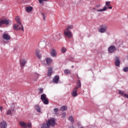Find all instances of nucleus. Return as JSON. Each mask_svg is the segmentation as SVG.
Masks as SVG:
<instances>
[{
  "instance_id": "obj_29",
  "label": "nucleus",
  "mask_w": 128,
  "mask_h": 128,
  "mask_svg": "<svg viewBox=\"0 0 128 128\" xmlns=\"http://www.w3.org/2000/svg\"><path fill=\"white\" fill-rule=\"evenodd\" d=\"M60 110L64 111V110H68V106H62L60 108Z\"/></svg>"
},
{
  "instance_id": "obj_22",
  "label": "nucleus",
  "mask_w": 128,
  "mask_h": 128,
  "mask_svg": "<svg viewBox=\"0 0 128 128\" xmlns=\"http://www.w3.org/2000/svg\"><path fill=\"white\" fill-rule=\"evenodd\" d=\"M46 60L47 64H50L52 62V59L50 58H46Z\"/></svg>"
},
{
  "instance_id": "obj_11",
  "label": "nucleus",
  "mask_w": 128,
  "mask_h": 128,
  "mask_svg": "<svg viewBox=\"0 0 128 128\" xmlns=\"http://www.w3.org/2000/svg\"><path fill=\"white\" fill-rule=\"evenodd\" d=\"M50 56H52L53 58H56L58 54V52H56V50L54 48H52L50 50Z\"/></svg>"
},
{
  "instance_id": "obj_42",
  "label": "nucleus",
  "mask_w": 128,
  "mask_h": 128,
  "mask_svg": "<svg viewBox=\"0 0 128 128\" xmlns=\"http://www.w3.org/2000/svg\"><path fill=\"white\" fill-rule=\"evenodd\" d=\"M2 110H3L2 106H1L0 107V112H2Z\"/></svg>"
},
{
  "instance_id": "obj_44",
  "label": "nucleus",
  "mask_w": 128,
  "mask_h": 128,
  "mask_svg": "<svg viewBox=\"0 0 128 128\" xmlns=\"http://www.w3.org/2000/svg\"><path fill=\"white\" fill-rule=\"evenodd\" d=\"M4 44H6V42H4Z\"/></svg>"
},
{
  "instance_id": "obj_41",
  "label": "nucleus",
  "mask_w": 128,
  "mask_h": 128,
  "mask_svg": "<svg viewBox=\"0 0 128 128\" xmlns=\"http://www.w3.org/2000/svg\"><path fill=\"white\" fill-rule=\"evenodd\" d=\"M2 24H4V22H3L2 20H1L0 21V26H2Z\"/></svg>"
},
{
  "instance_id": "obj_35",
  "label": "nucleus",
  "mask_w": 128,
  "mask_h": 128,
  "mask_svg": "<svg viewBox=\"0 0 128 128\" xmlns=\"http://www.w3.org/2000/svg\"><path fill=\"white\" fill-rule=\"evenodd\" d=\"M78 128H84V126H82V124H80V122H78Z\"/></svg>"
},
{
  "instance_id": "obj_15",
  "label": "nucleus",
  "mask_w": 128,
  "mask_h": 128,
  "mask_svg": "<svg viewBox=\"0 0 128 128\" xmlns=\"http://www.w3.org/2000/svg\"><path fill=\"white\" fill-rule=\"evenodd\" d=\"M68 120L71 122V124H74V117L72 115H70L68 116Z\"/></svg>"
},
{
  "instance_id": "obj_10",
  "label": "nucleus",
  "mask_w": 128,
  "mask_h": 128,
  "mask_svg": "<svg viewBox=\"0 0 128 128\" xmlns=\"http://www.w3.org/2000/svg\"><path fill=\"white\" fill-rule=\"evenodd\" d=\"M13 28L14 30H22V27H21L20 24H18V25L14 24Z\"/></svg>"
},
{
  "instance_id": "obj_9",
  "label": "nucleus",
  "mask_w": 128,
  "mask_h": 128,
  "mask_svg": "<svg viewBox=\"0 0 128 128\" xmlns=\"http://www.w3.org/2000/svg\"><path fill=\"white\" fill-rule=\"evenodd\" d=\"M15 20L16 22L18 24H20V27L22 28V32H24V26H22V22H20V16H17L15 18Z\"/></svg>"
},
{
  "instance_id": "obj_39",
  "label": "nucleus",
  "mask_w": 128,
  "mask_h": 128,
  "mask_svg": "<svg viewBox=\"0 0 128 128\" xmlns=\"http://www.w3.org/2000/svg\"><path fill=\"white\" fill-rule=\"evenodd\" d=\"M62 118H66V113L64 112L62 113Z\"/></svg>"
},
{
  "instance_id": "obj_25",
  "label": "nucleus",
  "mask_w": 128,
  "mask_h": 128,
  "mask_svg": "<svg viewBox=\"0 0 128 128\" xmlns=\"http://www.w3.org/2000/svg\"><path fill=\"white\" fill-rule=\"evenodd\" d=\"M106 6H108L107 10H108V8H110V10H112V6H110V2H106Z\"/></svg>"
},
{
  "instance_id": "obj_24",
  "label": "nucleus",
  "mask_w": 128,
  "mask_h": 128,
  "mask_svg": "<svg viewBox=\"0 0 128 128\" xmlns=\"http://www.w3.org/2000/svg\"><path fill=\"white\" fill-rule=\"evenodd\" d=\"M52 74V67H50L48 70V76H50Z\"/></svg>"
},
{
  "instance_id": "obj_20",
  "label": "nucleus",
  "mask_w": 128,
  "mask_h": 128,
  "mask_svg": "<svg viewBox=\"0 0 128 128\" xmlns=\"http://www.w3.org/2000/svg\"><path fill=\"white\" fill-rule=\"evenodd\" d=\"M40 128H50V125H48V122H46V123H43L41 124Z\"/></svg>"
},
{
  "instance_id": "obj_8",
  "label": "nucleus",
  "mask_w": 128,
  "mask_h": 128,
  "mask_svg": "<svg viewBox=\"0 0 128 128\" xmlns=\"http://www.w3.org/2000/svg\"><path fill=\"white\" fill-rule=\"evenodd\" d=\"M64 36L67 38H72V33L70 30H64Z\"/></svg>"
},
{
  "instance_id": "obj_12",
  "label": "nucleus",
  "mask_w": 128,
  "mask_h": 128,
  "mask_svg": "<svg viewBox=\"0 0 128 128\" xmlns=\"http://www.w3.org/2000/svg\"><path fill=\"white\" fill-rule=\"evenodd\" d=\"M8 128V123L6 122L3 120L0 123V128Z\"/></svg>"
},
{
  "instance_id": "obj_14",
  "label": "nucleus",
  "mask_w": 128,
  "mask_h": 128,
  "mask_svg": "<svg viewBox=\"0 0 128 128\" xmlns=\"http://www.w3.org/2000/svg\"><path fill=\"white\" fill-rule=\"evenodd\" d=\"M2 38L5 40H10V36L8 34H4L2 35Z\"/></svg>"
},
{
  "instance_id": "obj_18",
  "label": "nucleus",
  "mask_w": 128,
  "mask_h": 128,
  "mask_svg": "<svg viewBox=\"0 0 128 128\" xmlns=\"http://www.w3.org/2000/svg\"><path fill=\"white\" fill-rule=\"evenodd\" d=\"M60 76H56L53 78L52 82H54V84H58Z\"/></svg>"
},
{
  "instance_id": "obj_6",
  "label": "nucleus",
  "mask_w": 128,
  "mask_h": 128,
  "mask_svg": "<svg viewBox=\"0 0 128 128\" xmlns=\"http://www.w3.org/2000/svg\"><path fill=\"white\" fill-rule=\"evenodd\" d=\"M107 30L108 25L106 24L101 25L100 28H98L99 32H100L101 34H104Z\"/></svg>"
},
{
  "instance_id": "obj_7",
  "label": "nucleus",
  "mask_w": 128,
  "mask_h": 128,
  "mask_svg": "<svg viewBox=\"0 0 128 128\" xmlns=\"http://www.w3.org/2000/svg\"><path fill=\"white\" fill-rule=\"evenodd\" d=\"M40 100L44 104H48V99L46 98V94H43L40 96Z\"/></svg>"
},
{
  "instance_id": "obj_31",
  "label": "nucleus",
  "mask_w": 128,
  "mask_h": 128,
  "mask_svg": "<svg viewBox=\"0 0 128 128\" xmlns=\"http://www.w3.org/2000/svg\"><path fill=\"white\" fill-rule=\"evenodd\" d=\"M61 52H62V54H64V53L66 52V48L64 47H62L61 48Z\"/></svg>"
},
{
  "instance_id": "obj_45",
  "label": "nucleus",
  "mask_w": 128,
  "mask_h": 128,
  "mask_svg": "<svg viewBox=\"0 0 128 128\" xmlns=\"http://www.w3.org/2000/svg\"><path fill=\"white\" fill-rule=\"evenodd\" d=\"M0 2H2V0H0Z\"/></svg>"
},
{
  "instance_id": "obj_40",
  "label": "nucleus",
  "mask_w": 128,
  "mask_h": 128,
  "mask_svg": "<svg viewBox=\"0 0 128 128\" xmlns=\"http://www.w3.org/2000/svg\"><path fill=\"white\" fill-rule=\"evenodd\" d=\"M41 14L43 16V20H46V16H44V13H42Z\"/></svg>"
},
{
  "instance_id": "obj_34",
  "label": "nucleus",
  "mask_w": 128,
  "mask_h": 128,
  "mask_svg": "<svg viewBox=\"0 0 128 128\" xmlns=\"http://www.w3.org/2000/svg\"><path fill=\"white\" fill-rule=\"evenodd\" d=\"M34 76L36 78H34V80H35V82H36L38 80V78L40 76V74L36 73L35 74Z\"/></svg>"
},
{
  "instance_id": "obj_26",
  "label": "nucleus",
  "mask_w": 128,
  "mask_h": 128,
  "mask_svg": "<svg viewBox=\"0 0 128 128\" xmlns=\"http://www.w3.org/2000/svg\"><path fill=\"white\" fill-rule=\"evenodd\" d=\"M20 63L22 66H26V60L23 59L20 60Z\"/></svg>"
},
{
  "instance_id": "obj_19",
  "label": "nucleus",
  "mask_w": 128,
  "mask_h": 128,
  "mask_svg": "<svg viewBox=\"0 0 128 128\" xmlns=\"http://www.w3.org/2000/svg\"><path fill=\"white\" fill-rule=\"evenodd\" d=\"M118 94H120V96H122L126 98V92H124V91H122V90H118Z\"/></svg>"
},
{
  "instance_id": "obj_32",
  "label": "nucleus",
  "mask_w": 128,
  "mask_h": 128,
  "mask_svg": "<svg viewBox=\"0 0 128 128\" xmlns=\"http://www.w3.org/2000/svg\"><path fill=\"white\" fill-rule=\"evenodd\" d=\"M38 92L39 94H43L44 88H40L38 89Z\"/></svg>"
},
{
  "instance_id": "obj_3",
  "label": "nucleus",
  "mask_w": 128,
  "mask_h": 128,
  "mask_svg": "<svg viewBox=\"0 0 128 128\" xmlns=\"http://www.w3.org/2000/svg\"><path fill=\"white\" fill-rule=\"evenodd\" d=\"M49 126H54L56 124V119L54 118H51L47 121Z\"/></svg>"
},
{
  "instance_id": "obj_4",
  "label": "nucleus",
  "mask_w": 128,
  "mask_h": 128,
  "mask_svg": "<svg viewBox=\"0 0 128 128\" xmlns=\"http://www.w3.org/2000/svg\"><path fill=\"white\" fill-rule=\"evenodd\" d=\"M52 36L53 40H55V42H58V40H60L62 38V34L60 32H57L54 34Z\"/></svg>"
},
{
  "instance_id": "obj_46",
  "label": "nucleus",
  "mask_w": 128,
  "mask_h": 128,
  "mask_svg": "<svg viewBox=\"0 0 128 128\" xmlns=\"http://www.w3.org/2000/svg\"><path fill=\"white\" fill-rule=\"evenodd\" d=\"M72 68H74V66H72Z\"/></svg>"
},
{
  "instance_id": "obj_37",
  "label": "nucleus",
  "mask_w": 128,
  "mask_h": 128,
  "mask_svg": "<svg viewBox=\"0 0 128 128\" xmlns=\"http://www.w3.org/2000/svg\"><path fill=\"white\" fill-rule=\"evenodd\" d=\"M48 0H38L40 4H44V2H48Z\"/></svg>"
},
{
  "instance_id": "obj_23",
  "label": "nucleus",
  "mask_w": 128,
  "mask_h": 128,
  "mask_svg": "<svg viewBox=\"0 0 128 128\" xmlns=\"http://www.w3.org/2000/svg\"><path fill=\"white\" fill-rule=\"evenodd\" d=\"M32 7L30 6H28L26 8V12H30L32 11Z\"/></svg>"
},
{
  "instance_id": "obj_5",
  "label": "nucleus",
  "mask_w": 128,
  "mask_h": 128,
  "mask_svg": "<svg viewBox=\"0 0 128 128\" xmlns=\"http://www.w3.org/2000/svg\"><path fill=\"white\" fill-rule=\"evenodd\" d=\"M19 124L22 128H31L32 124L31 123H26L24 121H20L19 122Z\"/></svg>"
},
{
  "instance_id": "obj_2",
  "label": "nucleus",
  "mask_w": 128,
  "mask_h": 128,
  "mask_svg": "<svg viewBox=\"0 0 128 128\" xmlns=\"http://www.w3.org/2000/svg\"><path fill=\"white\" fill-rule=\"evenodd\" d=\"M100 7V4H96L94 8V10H96V12H106V10H108V7L106 6H104L103 8H100L98 10L99 8Z\"/></svg>"
},
{
  "instance_id": "obj_36",
  "label": "nucleus",
  "mask_w": 128,
  "mask_h": 128,
  "mask_svg": "<svg viewBox=\"0 0 128 128\" xmlns=\"http://www.w3.org/2000/svg\"><path fill=\"white\" fill-rule=\"evenodd\" d=\"M123 70L124 72H128V67H125L123 68Z\"/></svg>"
},
{
  "instance_id": "obj_21",
  "label": "nucleus",
  "mask_w": 128,
  "mask_h": 128,
  "mask_svg": "<svg viewBox=\"0 0 128 128\" xmlns=\"http://www.w3.org/2000/svg\"><path fill=\"white\" fill-rule=\"evenodd\" d=\"M4 24H6V26H8L10 22V20L8 18H5L4 20H2Z\"/></svg>"
},
{
  "instance_id": "obj_28",
  "label": "nucleus",
  "mask_w": 128,
  "mask_h": 128,
  "mask_svg": "<svg viewBox=\"0 0 128 128\" xmlns=\"http://www.w3.org/2000/svg\"><path fill=\"white\" fill-rule=\"evenodd\" d=\"M72 28H74V26L72 25H68L65 30H72Z\"/></svg>"
},
{
  "instance_id": "obj_43",
  "label": "nucleus",
  "mask_w": 128,
  "mask_h": 128,
  "mask_svg": "<svg viewBox=\"0 0 128 128\" xmlns=\"http://www.w3.org/2000/svg\"><path fill=\"white\" fill-rule=\"evenodd\" d=\"M74 58H71V59L70 60L71 61V62H74Z\"/></svg>"
},
{
  "instance_id": "obj_27",
  "label": "nucleus",
  "mask_w": 128,
  "mask_h": 128,
  "mask_svg": "<svg viewBox=\"0 0 128 128\" xmlns=\"http://www.w3.org/2000/svg\"><path fill=\"white\" fill-rule=\"evenodd\" d=\"M34 108L38 112H42L40 111V106L36 104L34 106Z\"/></svg>"
},
{
  "instance_id": "obj_33",
  "label": "nucleus",
  "mask_w": 128,
  "mask_h": 128,
  "mask_svg": "<svg viewBox=\"0 0 128 128\" xmlns=\"http://www.w3.org/2000/svg\"><path fill=\"white\" fill-rule=\"evenodd\" d=\"M6 114L7 116H12V110H8L6 112Z\"/></svg>"
},
{
  "instance_id": "obj_16",
  "label": "nucleus",
  "mask_w": 128,
  "mask_h": 128,
  "mask_svg": "<svg viewBox=\"0 0 128 128\" xmlns=\"http://www.w3.org/2000/svg\"><path fill=\"white\" fill-rule=\"evenodd\" d=\"M35 54L38 58H42V54H40V50H36Z\"/></svg>"
},
{
  "instance_id": "obj_38",
  "label": "nucleus",
  "mask_w": 128,
  "mask_h": 128,
  "mask_svg": "<svg viewBox=\"0 0 128 128\" xmlns=\"http://www.w3.org/2000/svg\"><path fill=\"white\" fill-rule=\"evenodd\" d=\"M54 112H58V108H54Z\"/></svg>"
},
{
  "instance_id": "obj_1",
  "label": "nucleus",
  "mask_w": 128,
  "mask_h": 128,
  "mask_svg": "<svg viewBox=\"0 0 128 128\" xmlns=\"http://www.w3.org/2000/svg\"><path fill=\"white\" fill-rule=\"evenodd\" d=\"M80 86H82V84L80 83V80H78L77 82L76 86L73 88L71 92V94L73 98H76V96H78V90Z\"/></svg>"
},
{
  "instance_id": "obj_17",
  "label": "nucleus",
  "mask_w": 128,
  "mask_h": 128,
  "mask_svg": "<svg viewBox=\"0 0 128 128\" xmlns=\"http://www.w3.org/2000/svg\"><path fill=\"white\" fill-rule=\"evenodd\" d=\"M120 58L118 56H116L115 60V66H120Z\"/></svg>"
},
{
  "instance_id": "obj_30",
  "label": "nucleus",
  "mask_w": 128,
  "mask_h": 128,
  "mask_svg": "<svg viewBox=\"0 0 128 128\" xmlns=\"http://www.w3.org/2000/svg\"><path fill=\"white\" fill-rule=\"evenodd\" d=\"M64 72L66 74H70L71 72V71L70 70L66 69L64 70Z\"/></svg>"
},
{
  "instance_id": "obj_13",
  "label": "nucleus",
  "mask_w": 128,
  "mask_h": 128,
  "mask_svg": "<svg viewBox=\"0 0 128 128\" xmlns=\"http://www.w3.org/2000/svg\"><path fill=\"white\" fill-rule=\"evenodd\" d=\"M108 51L110 54H112L116 52V46H110L108 48Z\"/></svg>"
}]
</instances>
